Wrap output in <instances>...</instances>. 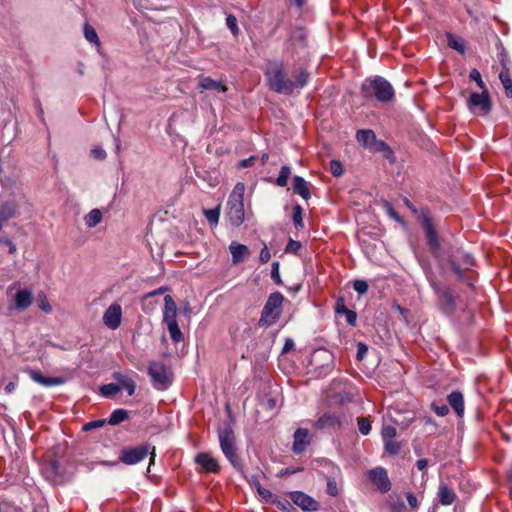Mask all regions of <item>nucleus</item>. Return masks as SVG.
<instances>
[{
  "instance_id": "nucleus-19",
  "label": "nucleus",
  "mask_w": 512,
  "mask_h": 512,
  "mask_svg": "<svg viewBox=\"0 0 512 512\" xmlns=\"http://www.w3.org/2000/svg\"><path fill=\"white\" fill-rule=\"evenodd\" d=\"M30 378L45 387H52L57 385H62L64 383V379L61 377H46L43 376L42 373L38 370H30L29 371Z\"/></svg>"
},
{
  "instance_id": "nucleus-35",
  "label": "nucleus",
  "mask_w": 512,
  "mask_h": 512,
  "mask_svg": "<svg viewBox=\"0 0 512 512\" xmlns=\"http://www.w3.org/2000/svg\"><path fill=\"white\" fill-rule=\"evenodd\" d=\"M120 390L121 387L114 383L103 385L100 388L101 395L107 398L116 395Z\"/></svg>"
},
{
  "instance_id": "nucleus-59",
  "label": "nucleus",
  "mask_w": 512,
  "mask_h": 512,
  "mask_svg": "<svg viewBox=\"0 0 512 512\" xmlns=\"http://www.w3.org/2000/svg\"><path fill=\"white\" fill-rule=\"evenodd\" d=\"M301 247V243L299 241L290 240L289 243L286 246L285 251L286 252H297Z\"/></svg>"
},
{
  "instance_id": "nucleus-10",
  "label": "nucleus",
  "mask_w": 512,
  "mask_h": 512,
  "mask_svg": "<svg viewBox=\"0 0 512 512\" xmlns=\"http://www.w3.org/2000/svg\"><path fill=\"white\" fill-rule=\"evenodd\" d=\"M469 110L478 115H487L491 111V98L487 89L481 93L473 92L467 100Z\"/></svg>"
},
{
  "instance_id": "nucleus-15",
  "label": "nucleus",
  "mask_w": 512,
  "mask_h": 512,
  "mask_svg": "<svg viewBox=\"0 0 512 512\" xmlns=\"http://www.w3.org/2000/svg\"><path fill=\"white\" fill-rule=\"evenodd\" d=\"M435 292L438 297V305L440 309L447 314H451L456 308L455 297L453 296L450 288L435 287Z\"/></svg>"
},
{
  "instance_id": "nucleus-5",
  "label": "nucleus",
  "mask_w": 512,
  "mask_h": 512,
  "mask_svg": "<svg viewBox=\"0 0 512 512\" xmlns=\"http://www.w3.org/2000/svg\"><path fill=\"white\" fill-rule=\"evenodd\" d=\"M284 297L280 292H274L269 295L259 319V326H271L277 322L281 315V306Z\"/></svg>"
},
{
  "instance_id": "nucleus-28",
  "label": "nucleus",
  "mask_w": 512,
  "mask_h": 512,
  "mask_svg": "<svg viewBox=\"0 0 512 512\" xmlns=\"http://www.w3.org/2000/svg\"><path fill=\"white\" fill-rule=\"evenodd\" d=\"M356 139L358 143L363 145L365 148H371L374 145L376 140V135L373 130L370 129H361L356 133Z\"/></svg>"
},
{
  "instance_id": "nucleus-26",
  "label": "nucleus",
  "mask_w": 512,
  "mask_h": 512,
  "mask_svg": "<svg viewBox=\"0 0 512 512\" xmlns=\"http://www.w3.org/2000/svg\"><path fill=\"white\" fill-rule=\"evenodd\" d=\"M113 379L117 382L121 389H125L127 391L129 396H132L135 393V381L129 376L121 372H115L113 374Z\"/></svg>"
},
{
  "instance_id": "nucleus-63",
  "label": "nucleus",
  "mask_w": 512,
  "mask_h": 512,
  "mask_svg": "<svg viewBox=\"0 0 512 512\" xmlns=\"http://www.w3.org/2000/svg\"><path fill=\"white\" fill-rule=\"evenodd\" d=\"M257 491H258L259 495L262 498H264L265 500H269L272 497V493L269 490H267V489H265V488H263L261 486H259L257 488Z\"/></svg>"
},
{
  "instance_id": "nucleus-9",
  "label": "nucleus",
  "mask_w": 512,
  "mask_h": 512,
  "mask_svg": "<svg viewBox=\"0 0 512 512\" xmlns=\"http://www.w3.org/2000/svg\"><path fill=\"white\" fill-rule=\"evenodd\" d=\"M153 385L158 390H165L171 384L172 374L162 362H153L148 367Z\"/></svg>"
},
{
  "instance_id": "nucleus-51",
  "label": "nucleus",
  "mask_w": 512,
  "mask_h": 512,
  "mask_svg": "<svg viewBox=\"0 0 512 512\" xmlns=\"http://www.w3.org/2000/svg\"><path fill=\"white\" fill-rule=\"evenodd\" d=\"M279 266L280 265L278 262H273L272 269H271V278L277 285L282 284V280H281L280 272H279Z\"/></svg>"
},
{
  "instance_id": "nucleus-55",
  "label": "nucleus",
  "mask_w": 512,
  "mask_h": 512,
  "mask_svg": "<svg viewBox=\"0 0 512 512\" xmlns=\"http://www.w3.org/2000/svg\"><path fill=\"white\" fill-rule=\"evenodd\" d=\"M372 151H390V147L382 140H375L374 145L371 146Z\"/></svg>"
},
{
  "instance_id": "nucleus-47",
  "label": "nucleus",
  "mask_w": 512,
  "mask_h": 512,
  "mask_svg": "<svg viewBox=\"0 0 512 512\" xmlns=\"http://www.w3.org/2000/svg\"><path fill=\"white\" fill-rule=\"evenodd\" d=\"M226 25L231 30L234 36H237L239 33V28L237 25V19L234 15L229 14L226 18Z\"/></svg>"
},
{
  "instance_id": "nucleus-18",
  "label": "nucleus",
  "mask_w": 512,
  "mask_h": 512,
  "mask_svg": "<svg viewBox=\"0 0 512 512\" xmlns=\"http://www.w3.org/2000/svg\"><path fill=\"white\" fill-rule=\"evenodd\" d=\"M290 499L303 510H316L318 506V503L313 498L300 491L291 492Z\"/></svg>"
},
{
  "instance_id": "nucleus-33",
  "label": "nucleus",
  "mask_w": 512,
  "mask_h": 512,
  "mask_svg": "<svg viewBox=\"0 0 512 512\" xmlns=\"http://www.w3.org/2000/svg\"><path fill=\"white\" fill-rule=\"evenodd\" d=\"M84 37L88 42L100 46V40L96 30L88 23L84 25Z\"/></svg>"
},
{
  "instance_id": "nucleus-45",
  "label": "nucleus",
  "mask_w": 512,
  "mask_h": 512,
  "mask_svg": "<svg viewBox=\"0 0 512 512\" xmlns=\"http://www.w3.org/2000/svg\"><path fill=\"white\" fill-rule=\"evenodd\" d=\"M302 213H303V210L302 208L300 207V205H296L293 209V216H292V219H293V222H294V225L298 228V227H302L303 226V219H302Z\"/></svg>"
},
{
  "instance_id": "nucleus-27",
  "label": "nucleus",
  "mask_w": 512,
  "mask_h": 512,
  "mask_svg": "<svg viewBox=\"0 0 512 512\" xmlns=\"http://www.w3.org/2000/svg\"><path fill=\"white\" fill-rule=\"evenodd\" d=\"M292 187L294 193L300 195L303 199L308 200L310 198L308 183L301 176H295L293 178Z\"/></svg>"
},
{
  "instance_id": "nucleus-56",
  "label": "nucleus",
  "mask_w": 512,
  "mask_h": 512,
  "mask_svg": "<svg viewBox=\"0 0 512 512\" xmlns=\"http://www.w3.org/2000/svg\"><path fill=\"white\" fill-rule=\"evenodd\" d=\"M406 506L404 503L398 499L396 502H392L390 504V511L391 512H406Z\"/></svg>"
},
{
  "instance_id": "nucleus-14",
  "label": "nucleus",
  "mask_w": 512,
  "mask_h": 512,
  "mask_svg": "<svg viewBox=\"0 0 512 512\" xmlns=\"http://www.w3.org/2000/svg\"><path fill=\"white\" fill-rule=\"evenodd\" d=\"M422 226L425 231L427 245L429 246L430 250L435 253L440 248L438 235L434 228L432 219L427 213L424 212L422 213Z\"/></svg>"
},
{
  "instance_id": "nucleus-60",
  "label": "nucleus",
  "mask_w": 512,
  "mask_h": 512,
  "mask_svg": "<svg viewBox=\"0 0 512 512\" xmlns=\"http://www.w3.org/2000/svg\"><path fill=\"white\" fill-rule=\"evenodd\" d=\"M92 156L96 159L103 160L106 157V152L104 149L100 147L94 148L92 151Z\"/></svg>"
},
{
  "instance_id": "nucleus-2",
  "label": "nucleus",
  "mask_w": 512,
  "mask_h": 512,
  "mask_svg": "<svg viewBox=\"0 0 512 512\" xmlns=\"http://www.w3.org/2000/svg\"><path fill=\"white\" fill-rule=\"evenodd\" d=\"M244 193V183L238 182L227 200L226 218L235 227H239L245 220Z\"/></svg>"
},
{
  "instance_id": "nucleus-36",
  "label": "nucleus",
  "mask_w": 512,
  "mask_h": 512,
  "mask_svg": "<svg viewBox=\"0 0 512 512\" xmlns=\"http://www.w3.org/2000/svg\"><path fill=\"white\" fill-rule=\"evenodd\" d=\"M384 448L388 454L395 456L401 452L402 444L395 440L385 441Z\"/></svg>"
},
{
  "instance_id": "nucleus-24",
  "label": "nucleus",
  "mask_w": 512,
  "mask_h": 512,
  "mask_svg": "<svg viewBox=\"0 0 512 512\" xmlns=\"http://www.w3.org/2000/svg\"><path fill=\"white\" fill-rule=\"evenodd\" d=\"M438 498L442 505L448 506L456 500L457 495L448 484L442 482L438 488Z\"/></svg>"
},
{
  "instance_id": "nucleus-3",
  "label": "nucleus",
  "mask_w": 512,
  "mask_h": 512,
  "mask_svg": "<svg viewBox=\"0 0 512 512\" xmlns=\"http://www.w3.org/2000/svg\"><path fill=\"white\" fill-rule=\"evenodd\" d=\"M265 76L273 91L286 95L293 93L292 81L288 79L281 62H269L265 69Z\"/></svg>"
},
{
  "instance_id": "nucleus-40",
  "label": "nucleus",
  "mask_w": 512,
  "mask_h": 512,
  "mask_svg": "<svg viewBox=\"0 0 512 512\" xmlns=\"http://www.w3.org/2000/svg\"><path fill=\"white\" fill-rule=\"evenodd\" d=\"M383 441L395 440L397 436V430L392 425L384 426L381 432Z\"/></svg>"
},
{
  "instance_id": "nucleus-30",
  "label": "nucleus",
  "mask_w": 512,
  "mask_h": 512,
  "mask_svg": "<svg viewBox=\"0 0 512 512\" xmlns=\"http://www.w3.org/2000/svg\"><path fill=\"white\" fill-rule=\"evenodd\" d=\"M199 84L205 90H215L221 93H225L228 90L221 81H216L210 77L202 78Z\"/></svg>"
},
{
  "instance_id": "nucleus-39",
  "label": "nucleus",
  "mask_w": 512,
  "mask_h": 512,
  "mask_svg": "<svg viewBox=\"0 0 512 512\" xmlns=\"http://www.w3.org/2000/svg\"><path fill=\"white\" fill-rule=\"evenodd\" d=\"M37 302H38V307L40 310H42L45 313H51L52 307H51L46 295L43 292H41L37 295Z\"/></svg>"
},
{
  "instance_id": "nucleus-22",
  "label": "nucleus",
  "mask_w": 512,
  "mask_h": 512,
  "mask_svg": "<svg viewBox=\"0 0 512 512\" xmlns=\"http://www.w3.org/2000/svg\"><path fill=\"white\" fill-rule=\"evenodd\" d=\"M196 463L205 472L215 473L219 470V465L216 459L206 453H200L196 456Z\"/></svg>"
},
{
  "instance_id": "nucleus-13",
  "label": "nucleus",
  "mask_w": 512,
  "mask_h": 512,
  "mask_svg": "<svg viewBox=\"0 0 512 512\" xmlns=\"http://www.w3.org/2000/svg\"><path fill=\"white\" fill-rule=\"evenodd\" d=\"M104 325L111 329L116 330L121 325L122 320V307L118 303L111 304L103 314Z\"/></svg>"
},
{
  "instance_id": "nucleus-32",
  "label": "nucleus",
  "mask_w": 512,
  "mask_h": 512,
  "mask_svg": "<svg viewBox=\"0 0 512 512\" xmlns=\"http://www.w3.org/2000/svg\"><path fill=\"white\" fill-rule=\"evenodd\" d=\"M129 414L128 411L125 409H116L114 410L109 419L107 420V423L110 425H118L128 419Z\"/></svg>"
},
{
  "instance_id": "nucleus-46",
  "label": "nucleus",
  "mask_w": 512,
  "mask_h": 512,
  "mask_svg": "<svg viewBox=\"0 0 512 512\" xmlns=\"http://www.w3.org/2000/svg\"><path fill=\"white\" fill-rule=\"evenodd\" d=\"M469 78H470L471 81L476 82L477 86L481 90L486 89V86H485V83L482 80L481 74H480V72L477 69H472L470 71Z\"/></svg>"
},
{
  "instance_id": "nucleus-25",
  "label": "nucleus",
  "mask_w": 512,
  "mask_h": 512,
  "mask_svg": "<svg viewBox=\"0 0 512 512\" xmlns=\"http://www.w3.org/2000/svg\"><path fill=\"white\" fill-rule=\"evenodd\" d=\"M502 70L499 73V79L505 90V95L512 98V79L510 77L509 68L504 58L501 59Z\"/></svg>"
},
{
  "instance_id": "nucleus-11",
  "label": "nucleus",
  "mask_w": 512,
  "mask_h": 512,
  "mask_svg": "<svg viewBox=\"0 0 512 512\" xmlns=\"http://www.w3.org/2000/svg\"><path fill=\"white\" fill-rule=\"evenodd\" d=\"M448 262L450 264L451 269L456 274L457 278L462 281H466L469 286H472V282L466 280L464 277V270L469 269L470 267L475 265V260L471 254H464L462 259L460 260L457 255L452 254L449 256Z\"/></svg>"
},
{
  "instance_id": "nucleus-21",
  "label": "nucleus",
  "mask_w": 512,
  "mask_h": 512,
  "mask_svg": "<svg viewBox=\"0 0 512 512\" xmlns=\"http://www.w3.org/2000/svg\"><path fill=\"white\" fill-rule=\"evenodd\" d=\"M33 296L30 290L22 289L17 291L14 296V306L13 309L23 311L27 309L32 304Z\"/></svg>"
},
{
  "instance_id": "nucleus-1",
  "label": "nucleus",
  "mask_w": 512,
  "mask_h": 512,
  "mask_svg": "<svg viewBox=\"0 0 512 512\" xmlns=\"http://www.w3.org/2000/svg\"><path fill=\"white\" fill-rule=\"evenodd\" d=\"M360 92L363 98H375L382 103L391 102L395 97L394 88L381 76L365 79L361 85Z\"/></svg>"
},
{
  "instance_id": "nucleus-17",
  "label": "nucleus",
  "mask_w": 512,
  "mask_h": 512,
  "mask_svg": "<svg viewBox=\"0 0 512 512\" xmlns=\"http://www.w3.org/2000/svg\"><path fill=\"white\" fill-rule=\"evenodd\" d=\"M311 442V437L307 429L299 428L294 433V441L292 450L296 454H300Z\"/></svg>"
},
{
  "instance_id": "nucleus-53",
  "label": "nucleus",
  "mask_w": 512,
  "mask_h": 512,
  "mask_svg": "<svg viewBox=\"0 0 512 512\" xmlns=\"http://www.w3.org/2000/svg\"><path fill=\"white\" fill-rule=\"evenodd\" d=\"M368 352V346L363 342H358L357 344V354L356 358L358 361H362Z\"/></svg>"
},
{
  "instance_id": "nucleus-41",
  "label": "nucleus",
  "mask_w": 512,
  "mask_h": 512,
  "mask_svg": "<svg viewBox=\"0 0 512 512\" xmlns=\"http://www.w3.org/2000/svg\"><path fill=\"white\" fill-rule=\"evenodd\" d=\"M309 75L305 71H300L295 81H292L293 91L304 87L308 81Z\"/></svg>"
},
{
  "instance_id": "nucleus-44",
  "label": "nucleus",
  "mask_w": 512,
  "mask_h": 512,
  "mask_svg": "<svg viewBox=\"0 0 512 512\" xmlns=\"http://www.w3.org/2000/svg\"><path fill=\"white\" fill-rule=\"evenodd\" d=\"M330 172L334 177H340L343 172V164L339 160H332L330 162Z\"/></svg>"
},
{
  "instance_id": "nucleus-52",
  "label": "nucleus",
  "mask_w": 512,
  "mask_h": 512,
  "mask_svg": "<svg viewBox=\"0 0 512 512\" xmlns=\"http://www.w3.org/2000/svg\"><path fill=\"white\" fill-rule=\"evenodd\" d=\"M353 288L359 294H365L368 291V284L364 280H355L353 283Z\"/></svg>"
},
{
  "instance_id": "nucleus-62",
  "label": "nucleus",
  "mask_w": 512,
  "mask_h": 512,
  "mask_svg": "<svg viewBox=\"0 0 512 512\" xmlns=\"http://www.w3.org/2000/svg\"><path fill=\"white\" fill-rule=\"evenodd\" d=\"M449 46L460 53H464L465 51L464 45L455 40H449Z\"/></svg>"
},
{
  "instance_id": "nucleus-34",
  "label": "nucleus",
  "mask_w": 512,
  "mask_h": 512,
  "mask_svg": "<svg viewBox=\"0 0 512 512\" xmlns=\"http://www.w3.org/2000/svg\"><path fill=\"white\" fill-rule=\"evenodd\" d=\"M340 417L334 413H325L322 415V427L330 426V427H340Z\"/></svg>"
},
{
  "instance_id": "nucleus-43",
  "label": "nucleus",
  "mask_w": 512,
  "mask_h": 512,
  "mask_svg": "<svg viewBox=\"0 0 512 512\" xmlns=\"http://www.w3.org/2000/svg\"><path fill=\"white\" fill-rule=\"evenodd\" d=\"M204 214L211 225H216L218 223L220 216L219 208L205 210Z\"/></svg>"
},
{
  "instance_id": "nucleus-48",
  "label": "nucleus",
  "mask_w": 512,
  "mask_h": 512,
  "mask_svg": "<svg viewBox=\"0 0 512 512\" xmlns=\"http://www.w3.org/2000/svg\"><path fill=\"white\" fill-rule=\"evenodd\" d=\"M343 315H345L346 322L348 325H356L357 314L355 311L348 309L346 306H343Z\"/></svg>"
},
{
  "instance_id": "nucleus-38",
  "label": "nucleus",
  "mask_w": 512,
  "mask_h": 512,
  "mask_svg": "<svg viewBox=\"0 0 512 512\" xmlns=\"http://www.w3.org/2000/svg\"><path fill=\"white\" fill-rule=\"evenodd\" d=\"M291 174V169L288 166H282L279 176L276 179V184L280 187H285L288 182V178Z\"/></svg>"
},
{
  "instance_id": "nucleus-57",
  "label": "nucleus",
  "mask_w": 512,
  "mask_h": 512,
  "mask_svg": "<svg viewBox=\"0 0 512 512\" xmlns=\"http://www.w3.org/2000/svg\"><path fill=\"white\" fill-rule=\"evenodd\" d=\"M406 499H407L408 505L410 506V508L412 510L418 509L419 502L417 500V497L412 492H408L406 494Z\"/></svg>"
},
{
  "instance_id": "nucleus-6",
  "label": "nucleus",
  "mask_w": 512,
  "mask_h": 512,
  "mask_svg": "<svg viewBox=\"0 0 512 512\" xmlns=\"http://www.w3.org/2000/svg\"><path fill=\"white\" fill-rule=\"evenodd\" d=\"M150 454L149 466L155 461V447H151L149 444H142L136 447L123 448L119 453V460L126 465H135L141 462L143 459Z\"/></svg>"
},
{
  "instance_id": "nucleus-29",
  "label": "nucleus",
  "mask_w": 512,
  "mask_h": 512,
  "mask_svg": "<svg viewBox=\"0 0 512 512\" xmlns=\"http://www.w3.org/2000/svg\"><path fill=\"white\" fill-rule=\"evenodd\" d=\"M17 204L14 201H8L2 204L0 207V222L4 224L9 219L16 216Z\"/></svg>"
},
{
  "instance_id": "nucleus-20",
  "label": "nucleus",
  "mask_w": 512,
  "mask_h": 512,
  "mask_svg": "<svg viewBox=\"0 0 512 512\" xmlns=\"http://www.w3.org/2000/svg\"><path fill=\"white\" fill-rule=\"evenodd\" d=\"M229 251L232 256V262L234 264L243 262L250 255L249 248L246 245L237 242H232L229 245Z\"/></svg>"
},
{
  "instance_id": "nucleus-16",
  "label": "nucleus",
  "mask_w": 512,
  "mask_h": 512,
  "mask_svg": "<svg viewBox=\"0 0 512 512\" xmlns=\"http://www.w3.org/2000/svg\"><path fill=\"white\" fill-rule=\"evenodd\" d=\"M369 478L381 492H388L391 489L387 471L382 467H377L369 471Z\"/></svg>"
},
{
  "instance_id": "nucleus-49",
  "label": "nucleus",
  "mask_w": 512,
  "mask_h": 512,
  "mask_svg": "<svg viewBox=\"0 0 512 512\" xmlns=\"http://www.w3.org/2000/svg\"><path fill=\"white\" fill-rule=\"evenodd\" d=\"M106 423H107V420H105V419L90 421L83 426V430L91 431L93 429L103 427Z\"/></svg>"
},
{
  "instance_id": "nucleus-58",
  "label": "nucleus",
  "mask_w": 512,
  "mask_h": 512,
  "mask_svg": "<svg viewBox=\"0 0 512 512\" xmlns=\"http://www.w3.org/2000/svg\"><path fill=\"white\" fill-rule=\"evenodd\" d=\"M271 258L270 251L266 245L261 249L259 254V260L261 263H267Z\"/></svg>"
},
{
  "instance_id": "nucleus-50",
  "label": "nucleus",
  "mask_w": 512,
  "mask_h": 512,
  "mask_svg": "<svg viewBox=\"0 0 512 512\" xmlns=\"http://www.w3.org/2000/svg\"><path fill=\"white\" fill-rule=\"evenodd\" d=\"M383 206H384L387 214L391 218H393L394 220H396L398 222H402L401 216L395 211V209L393 208V206H392V204L390 202L385 201Z\"/></svg>"
},
{
  "instance_id": "nucleus-37",
  "label": "nucleus",
  "mask_w": 512,
  "mask_h": 512,
  "mask_svg": "<svg viewBox=\"0 0 512 512\" xmlns=\"http://www.w3.org/2000/svg\"><path fill=\"white\" fill-rule=\"evenodd\" d=\"M322 361H325V364H322V369H325L327 372L331 371L334 368V356L328 350H325L322 347Z\"/></svg>"
},
{
  "instance_id": "nucleus-7",
  "label": "nucleus",
  "mask_w": 512,
  "mask_h": 512,
  "mask_svg": "<svg viewBox=\"0 0 512 512\" xmlns=\"http://www.w3.org/2000/svg\"><path fill=\"white\" fill-rule=\"evenodd\" d=\"M218 438L223 454L234 467H238L239 458L235 447V435L232 428L228 425L222 427L218 432Z\"/></svg>"
},
{
  "instance_id": "nucleus-54",
  "label": "nucleus",
  "mask_w": 512,
  "mask_h": 512,
  "mask_svg": "<svg viewBox=\"0 0 512 512\" xmlns=\"http://www.w3.org/2000/svg\"><path fill=\"white\" fill-rule=\"evenodd\" d=\"M431 409L440 417H444L448 414L449 408L446 405H437L435 403L431 404Z\"/></svg>"
},
{
  "instance_id": "nucleus-42",
  "label": "nucleus",
  "mask_w": 512,
  "mask_h": 512,
  "mask_svg": "<svg viewBox=\"0 0 512 512\" xmlns=\"http://www.w3.org/2000/svg\"><path fill=\"white\" fill-rule=\"evenodd\" d=\"M358 429L362 435H368L371 430V422L366 417H359L357 420Z\"/></svg>"
},
{
  "instance_id": "nucleus-12",
  "label": "nucleus",
  "mask_w": 512,
  "mask_h": 512,
  "mask_svg": "<svg viewBox=\"0 0 512 512\" xmlns=\"http://www.w3.org/2000/svg\"><path fill=\"white\" fill-rule=\"evenodd\" d=\"M327 403L329 406H342L351 401V397L345 391V384L342 381H335L332 388L328 391Z\"/></svg>"
},
{
  "instance_id": "nucleus-8",
  "label": "nucleus",
  "mask_w": 512,
  "mask_h": 512,
  "mask_svg": "<svg viewBox=\"0 0 512 512\" xmlns=\"http://www.w3.org/2000/svg\"><path fill=\"white\" fill-rule=\"evenodd\" d=\"M322 466L327 469L326 493L330 496H337L342 491V473L339 467L329 460L322 459Z\"/></svg>"
},
{
  "instance_id": "nucleus-23",
  "label": "nucleus",
  "mask_w": 512,
  "mask_h": 512,
  "mask_svg": "<svg viewBox=\"0 0 512 512\" xmlns=\"http://www.w3.org/2000/svg\"><path fill=\"white\" fill-rule=\"evenodd\" d=\"M447 401L451 408L454 410V412L457 414L458 417H463L464 415V397L462 392L456 390L452 391L447 396Z\"/></svg>"
},
{
  "instance_id": "nucleus-31",
  "label": "nucleus",
  "mask_w": 512,
  "mask_h": 512,
  "mask_svg": "<svg viewBox=\"0 0 512 512\" xmlns=\"http://www.w3.org/2000/svg\"><path fill=\"white\" fill-rule=\"evenodd\" d=\"M102 220V212L99 209H92L85 217L84 221L88 228L97 226Z\"/></svg>"
},
{
  "instance_id": "nucleus-64",
  "label": "nucleus",
  "mask_w": 512,
  "mask_h": 512,
  "mask_svg": "<svg viewBox=\"0 0 512 512\" xmlns=\"http://www.w3.org/2000/svg\"><path fill=\"white\" fill-rule=\"evenodd\" d=\"M255 157L254 156H251L247 159H243L239 162L238 164V167L240 168H247L249 166H251L252 162L254 161Z\"/></svg>"
},
{
  "instance_id": "nucleus-4",
  "label": "nucleus",
  "mask_w": 512,
  "mask_h": 512,
  "mask_svg": "<svg viewBox=\"0 0 512 512\" xmlns=\"http://www.w3.org/2000/svg\"><path fill=\"white\" fill-rule=\"evenodd\" d=\"M163 323L166 325L170 337L174 343L183 341L184 336L177 321V305L170 295L164 297Z\"/></svg>"
},
{
  "instance_id": "nucleus-61",
  "label": "nucleus",
  "mask_w": 512,
  "mask_h": 512,
  "mask_svg": "<svg viewBox=\"0 0 512 512\" xmlns=\"http://www.w3.org/2000/svg\"><path fill=\"white\" fill-rule=\"evenodd\" d=\"M294 347H295L294 341L291 338H287L285 343H284V346L282 348V353L286 354L289 351L293 350Z\"/></svg>"
}]
</instances>
